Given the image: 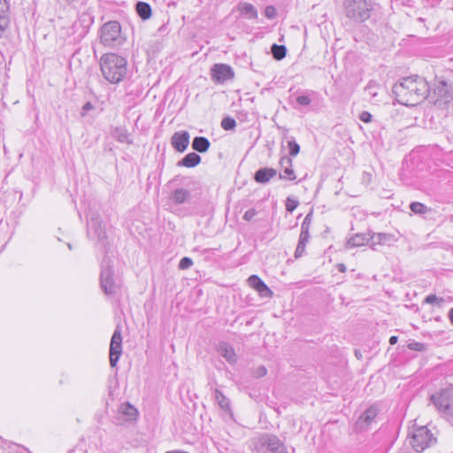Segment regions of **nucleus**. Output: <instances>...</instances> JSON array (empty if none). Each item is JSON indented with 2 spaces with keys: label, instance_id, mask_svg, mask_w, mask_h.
Instances as JSON below:
<instances>
[{
  "label": "nucleus",
  "instance_id": "nucleus-18",
  "mask_svg": "<svg viewBox=\"0 0 453 453\" xmlns=\"http://www.w3.org/2000/svg\"><path fill=\"white\" fill-rule=\"evenodd\" d=\"M189 143V134L187 131L175 132L171 138V145L178 152H184Z\"/></svg>",
  "mask_w": 453,
  "mask_h": 453
},
{
  "label": "nucleus",
  "instance_id": "nucleus-44",
  "mask_svg": "<svg viewBox=\"0 0 453 453\" xmlns=\"http://www.w3.org/2000/svg\"><path fill=\"white\" fill-rule=\"evenodd\" d=\"M257 215V211L253 208L249 209L245 211L243 215V219L246 221H250Z\"/></svg>",
  "mask_w": 453,
  "mask_h": 453
},
{
  "label": "nucleus",
  "instance_id": "nucleus-12",
  "mask_svg": "<svg viewBox=\"0 0 453 453\" xmlns=\"http://www.w3.org/2000/svg\"><path fill=\"white\" fill-rule=\"evenodd\" d=\"M183 185L186 188H176L171 196L172 200L177 204L188 202L192 197L191 192L196 190V181L190 178H185Z\"/></svg>",
  "mask_w": 453,
  "mask_h": 453
},
{
  "label": "nucleus",
  "instance_id": "nucleus-46",
  "mask_svg": "<svg viewBox=\"0 0 453 453\" xmlns=\"http://www.w3.org/2000/svg\"><path fill=\"white\" fill-rule=\"evenodd\" d=\"M191 146L195 151H198V146H199L198 136H196L193 138Z\"/></svg>",
  "mask_w": 453,
  "mask_h": 453
},
{
  "label": "nucleus",
  "instance_id": "nucleus-33",
  "mask_svg": "<svg viewBox=\"0 0 453 453\" xmlns=\"http://www.w3.org/2000/svg\"><path fill=\"white\" fill-rule=\"evenodd\" d=\"M370 245L372 250H375V245L381 244L386 242L387 234H370Z\"/></svg>",
  "mask_w": 453,
  "mask_h": 453
},
{
  "label": "nucleus",
  "instance_id": "nucleus-50",
  "mask_svg": "<svg viewBox=\"0 0 453 453\" xmlns=\"http://www.w3.org/2000/svg\"><path fill=\"white\" fill-rule=\"evenodd\" d=\"M449 319L450 323L453 325V307L449 311Z\"/></svg>",
  "mask_w": 453,
  "mask_h": 453
},
{
  "label": "nucleus",
  "instance_id": "nucleus-25",
  "mask_svg": "<svg viewBox=\"0 0 453 453\" xmlns=\"http://www.w3.org/2000/svg\"><path fill=\"white\" fill-rule=\"evenodd\" d=\"M319 97V93L314 90H305L297 95L296 101L301 106H308Z\"/></svg>",
  "mask_w": 453,
  "mask_h": 453
},
{
  "label": "nucleus",
  "instance_id": "nucleus-27",
  "mask_svg": "<svg viewBox=\"0 0 453 453\" xmlns=\"http://www.w3.org/2000/svg\"><path fill=\"white\" fill-rule=\"evenodd\" d=\"M111 136L119 142L131 143L129 141V135L126 128L123 127H113L111 131Z\"/></svg>",
  "mask_w": 453,
  "mask_h": 453
},
{
  "label": "nucleus",
  "instance_id": "nucleus-23",
  "mask_svg": "<svg viewBox=\"0 0 453 453\" xmlns=\"http://www.w3.org/2000/svg\"><path fill=\"white\" fill-rule=\"evenodd\" d=\"M218 351L229 364L233 365L237 361L235 351L228 343L221 342L218 347Z\"/></svg>",
  "mask_w": 453,
  "mask_h": 453
},
{
  "label": "nucleus",
  "instance_id": "nucleus-11",
  "mask_svg": "<svg viewBox=\"0 0 453 453\" xmlns=\"http://www.w3.org/2000/svg\"><path fill=\"white\" fill-rule=\"evenodd\" d=\"M122 354V335L120 326H118L111 336L110 343V365L115 367L118 364L119 357Z\"/></svg>",
  "mask_w": 453,
  "mask_h": 453
},
{
  "label": "nucleus",
  "instance_id": "nucleus-8",
  "mask_svg": "<svg viewBox=\"0 0 453 453\" xmlns=\"http://www.w3.org/2000/svg\"><path fill=\"white\" fill-rule=\"evenodd\" d=\"M434 104L449 103L453 99V88L445 80H434L433 88L430 87V96H427Z\"/></svg>",
  "mask_w": 453,
  "mask_h": 453
},
{
  "label": "nucleus",
  "instance_id": "nucleus-19",
  "mask_svg": "<svg viewBox=\"0 0 453 453\" xmlns=\"http://www.w3.org/2000/svg\"><path fill=\"white\" fill-rule=\"evenodd\" d=\"M280 165L281 170L280 173V179L288 180H295L296 179L291 157L288 156L281 157L280 159Z\"/></svg>",
  "mask_w": 453,
  "mask_h": 453
},
{
  "label": "nucleus",
  "instance_id": "nucleus-24",
  "mask_svg": "<svg viewBox=\"0 0 453 453\" xmlns=\"http://www.w3.org/2000/svg\"><path fill=\"white\" fill-rule=\"evenodd\" d=\"M370 233L367 234H356L352 235L348 241H347V247L348 248H356L360 247L365 244L370 243Z\"/></svg>",
  "mask_w": 453,
  "mask_h": 453
},
{
  "label": "nucleus",
  "instance_id": "nucleus-17",
  "mask_svg": "<svg viewBox=\"0 0 453 453\" xmlns=\"http://www.w3.org/2000/svg\"><path fill=\"white\" fill-rule=\"evenodd\" d=\"M233 69L226 64H216L211 68V77L219 83H223L234 78Z\"/></svg>",
  "mask_w": 453,
  "mask_h": 453
},
{
  "label": "nucleus",
  "instance_id": "nucleus-53",
  "mask_svg": "<svg viewBox=\"0 0 453 453\" xmlns=\"http://www.w3.org/2000/svg\"><path fill=\"white\" fill-rule=\"evenodd\" d=\"M68 248L69 250H72V245L70 243H68Z\"/></svg>",
  "mask_w": 453,
  "mask_h": 453
},
{
  "label": "nucleus",
  "instance_id": "nucleus-52",
  "mask_svg": "<svg viewBox=\"0 0 453 453\" xmlns=\"http://www.w3.org/2000/svg\"><path fill=\"white\" fill-rule=\"evenodd\" d=\"M18 453H30L28 450L25 449L24 451H20V452H18Z\"/></svg>",
  "mask_w": 453,
  "mask_h": 453
},
{
  "label": "nucleus",
  "instance_id": "nucleus-51",
  "mask_svg": "<svg viewBox=\"0 0 453 453\" xmlns=\"http://www.w3.org/2000/svg\"><path fill=\"white\" fill-rule=\"evenodd\" d=\"M338 268H339V271H340V272H342V273H343V272H345V271H346V266H345V265H343V264H340V265H338Z\"/></svg>",
  "mask_w": 453,
  "mask_h": 453
},
{
  "label": "nucleus",
  "instance_id": "nucleus-20",
  "mask_svg": "<svg viewBox=\"0 0 453 453\" xmlns=\"http://www.w3.org/2000/svg\"><path fill=\"white\" fill-rule=\"evenodd\" d=\"M248 282L251 288L258 292L260 296L265 298L273 296V291L257 275H250L248 278Z\"/></svg>",
  "mask_w": 453,
  "mask_h": 453
},
{
  "label": "nucleus",
  "instance_id": "nucleus-21",
  "mask_svg": "<svg viewBox=\"0 0 453 453\" xmlns=\"http://www.w3.org/2000/svg\"><path fill=\"white\" fill-rule=\"evenodd\" d=\"M10 6L7 0H0V37L10 25Z\"/></svg>",
  "mask_w": 453,
  "mask_h": 453
},
{
  "label": "nucleus",
  "instance_id": "nucleus-30",
  "mask_svg": "<svg viewBox=\"0 0 453 453\" xmlns=\"http://www.w3.org/2000/svg\"><path fill=\"white\" fill-rule=\"evenodd\" d=\"M271 52L274 59L281 60L286 57L287 48L285 45L273 43L271 47Z\"/></svg>",
  "mask_w": 453,
  "mask_h": 453
},
{
  "label": "nucleus",
  "instance_id": "nucleus-28",
  "mask_svg": "<svg viewBox=\"0 0 453 453\" xmlns=\"http://www.w3.org/2000/svg\"><path fill=\"white\" fill-rule=\"evenodd\" d=\"M135 10L139 17L143 20L150 19L151 16V7L146 2H138L135 5Z\"/></svg>",
  "mask_w": 453,
  "mask_h": 453
},
{
  "label": "nucleus",
  "instance_id": "nucleus-26",
  "mask_svg": "<svg viewBox=\"0 0 453 453\" xmlns=\"http://www.w3.org/2000/svg\"><path fill=\"white\" fill-rule=\"evenodd\" d=\"M238 11L240 14L248 19H257V11L256 7L249 3H240L238 4Z\"/></svg>",
  "mask_w": 453,
  "mask_h": 453
},
{
  "label": "nucleus",
  "instance_id": "nucleus-22",
  "mask_svg": "<svg viewBox=\"0 0 453 453\" xmlns=\"http://www.w3.org/2000/svg\"><path fill=\"white\" fill-rule=\"evenodd\" d=\"M277 175V171L273 168L262 167L256 171L254 180L257 183H267L272 178Z\"/></svg>",
  "mask_w": 453,
  "mask_h": 453
},
{
  "label": "nucleus",
  "instance_id": "nucleus-5",
  "mask_svg": "<svg viewBox=\"0 0 453 453\" xmlns=\"http://www.w3.org/2000/svg\"><path fill=\"white\" fill-rule=\"evenodd\" d=\"M101 42L111 48L123 44L125 39L121 35V27L118 21H109L101 27Z\"/></svg>",
  "mask_w": 453,
  "mask_h": 453
},
{
  "label": "nucleus",
  "instance_id": "nucleus-42",
  "mask_svg": "<svg viewBox=\"0 0 453 453\" xmlns=\"http://www.w3.org/2000/svg\"><path fill=\"white\" fill-rule=\"evenodd\" d=\"M359 119L364 123H369L372 119V115L366 111H364L359 115Z\"/></svg>",
  "mask_w": 453,
  "mask_h": 453
},
{
  "label": "nucleus",
  "instance_id": "nucleus-6",
  "mask_svg": "<svg viewBox=\"0 0 453 453\" xmlns=\"http://www.w3.org/2000/svg\"><path fill=\"white\" fill-rule=\"evenodd\" d=\"M436 441L430 430L425 426H418L413 429L410 438V443L417 452H422Z\"/></svg>",
  "mask_w": 453,
  "mask_h": 453
},
{
  "label": "nucleus",
  "instance_id": "nucleus-41",
  "mask_svg": "<svg viewBox=\"0 0 453 453\" xmlns=\"http://www.w3.org/2000/svg\"><path fill=\"white\" fill-rule=\"evenodd\" d=\"M210 148V142L206 137L200 136V153H204Z\"/></svg>",
  "mask_w": 453,
  "mask_h": 453
},
{
  "label": "nucleus",
  "instance_id": "nucleus-31",
  "mask_svg": "<svg viewBox=\"0 0 453 453\" xmlns=\"http://www.w3.org/2000/svg\"><path fill=\"white\" fill-rule=\"evenodd\" d=\"M215 399L222 410L230 411V401L220 391H215Z\"/></svg>",
  "mask_w": 453,
  "mask_h": 453
},
{
  "label": "nucleus",
  "instance_id": "nucleus-49",
  "mask_svg": "<svg viewBox=\"0 0 453 453\" xmlns=\"http://www.w3.org/2000/svg\"><path fill=\"white\" fill-rule=\"evenodd\" d=\"M267 372L265 367L264 366H261L259 369H258V373H259V376H264L265 375Z\"/></svg>",
  "mask_w": 453,
  "mask_h": 453
},
{
  "label": "nucleus",
  "instance_id": "nucleus-15",
  "mask_svg": "<svg viewBox=\"0 0 453 453\" xmlns=\"http://www.w3.org/2000/svg\"><path fill=\"white\" fill-rule=\"evenodd\" d=\"M379 413V409L376 405L370 406L364 411L355 423V430L362 432L367 430L372 422L375 421Z\"/></svg>",
  "mask_w": 453,
  "mask_h": 453
},
{
  "label": "nucleus",
  "instance_id": "nucleus-29",
  "mask_svg": "<svg viewBox=\"0 0 453 453\" xmlns=\"http://www.w3.org/2000/svg\"><path fill=\"white\" fill-rule=\"evenodd\" d=\"M198 165V154L196 152L186 155L177 163L178 166L194 167Z\"/></svg>",
  "mask_w": 453,
  "mask_h": 453
},
{
  "label": "nucleus",
  "instance_id": "nucleus-9",
  "mask_svg": "<svg viewBox=\"0 0 453 453\" xmlns=\"http://www.w3.org/2000/svg\"><path fill=\"white\" fill-rule=\"evenodd\" d=\"M282 443L278 436L265 433L253 442V450L255 453H273Z\"/></svg>",
  "mask_w": 453,
  "mask_h": 453
},
{
  "label": "nucleus",
  "instance_id": "nucleus-14",
  "mask_svg": "<svg viewBox=\"0 0 453 453\" xmlns=\"http://www.w3.org/2000/svg\"><path fill=\"white\" fill-rule=\"evenodd\" d=\"M431 176L434 182L433 187L434 191L447 189L446 186L453 181V172L449 169H436L431 173Z\"/></svg>",
  "mask_w": 453,
  "mask_h": 453
},
{
  "label": "nucleus",
  "instance_id": "nucleus-35",
  "mask_svg": "<svg viewBox=\"0 0 453 453\" xmlns=\"http://www.w3.org/2000/svg\"><path fill=\"white\" fill-rule=\"evenodd\" d=\"M288 148L289 156L291 157H296L300 152V146L293 137L288 141Z\"/></svg>",
  "mask_w": 453,
  "mask_h": 453
},
{
  "label": "nucleus",
  "instance_id": "nucleus-34",
  "mask_svg": "<svg viewBox=\"0 0 453 453\" xmlns=\"http://www.w3.org/2000/svg\"><path fill=\"white\" fill-rule=\"evenodd\" d=\"M236 127V121L234 118L226 116L221 120V127L226 131L234 130Z\"/></svg>",
  "mask_w": 453,
  "mask_h": 453
},
{
  "label": "nucleus",
  "instance_id": "nucleus-43",
  "mask_svg": "<svg viewBox=\"0 0 453 453\" xmlns=\"http://www.w3.org/2000/svg\"><path fill=\"white\" fill-rule=\"evenodd\" d=\"M265 15L268 19H273L276 15V10L273 5H268L265 9Z\"/></svg>",
  "mask_w": 453,
  "mask_h": 453
},
{
  "label": "nucleus",
  "instance_id": "nucleus-48",
  "mask_svg": "<svg viewBox=\"0 0 453 453\" xmlns=\"http://www.w3.org/2000/svg\"><path fill=\"white\" fill-rule=\"evenodd\" d=\"M398 341V337L396 335L390 336L388 342L390 345H395Z\"/></svg>",
  "mask_w": 453,
  "mask_h": 453
},
{
  "label": "nucleus",
  "instance_id": "nucleus-2",
  "mask_svg": "<svg viewBox=\"0 0 453 453\" xmlns=\"http://www.w3.org/2000/svg\"><path fill=\"white\" fill-rule=\"evenodd\" d=\"M100 69L107 81L118 84L127 73V61L118 54L105 53L100 58Z\"/></svg>",
  "mask_w": 453,
  "mask_h": 453
},
{
  "label": "nucleus",
  "instance_id": "nucleus-1",
  "mask_svg": "<svg viewBox=\"0 0 453 453\" xmlns=\"http://www.w3.org/2000/svg\"><path fill=\"white\" fill-rule=\"evenodd\" d=\"M392 91L400 104L415 106L430 96V85L425 78L413 75L402 78Z\"/></svg>",
  "mask_w": 453,
  "mask_h": 453
},
{
  "label": "nucleus",
  "instance_id": "nucleus-3",
  "mask_svg": "<svg viewBox=\"0 0 453 453\" xmlns=\"http://www.w3.org/2000/svg\"><path fill=\"white\" fill-rule=\"evenodd\" d=\"M374 4L372 0H345L346 16L355 21L363 22L370 18Z\"/></svg>",
  "mask_w": 453,
  "mask_h": 453
},
{
  "label": "nucleus",
  "instance_id": "nucleus-10",
  "mask_svg": "<svg viewBox=\"0 0 453 453\" xmlns=\"http://www.w3.org/2000/svg\"><path fill=\"white\" fill-rule=\"evenodd\" d=\"M430 403L445 418L452 408V391L449 388L441 390L430 396Z\"/></svg>",
  "mask_w": 453,
  "mask_h": 453
},
{
  "label": "nucleus",
  "instance_id": "nucleus-4",
  "mask_svg": "<svg viewBox=\"0 0 453 453\" xmlns=\"http://www.w3.org/2000/svg\"><path fill=\"white\" fill-rule=\"evenodd\" d=\"M87 235L102 248L109 245L105 225L97 212H91L87 221Z\"/></svg>",
  "mask_w": 453,
  "mask_h": 453
},
{
  "label": "nucleus",
  "instance_id": "nucleus-47",
  "mask_svg": "<svg viewBox=\"0 0 453 453\" xmlns=\"http://www.w3.org/2000/svg\"><path fill=\"white\" fill-rule=\"evenodd\" d=\"M273 453H288V451L286 449L284 443H282L280 445V447H279V449H275V451H273Z\"/></svg>",
  "mask_w": 453,
  "mask_h": 453
},
{
  "label": "nucleus",
  "instance_id": "nucleus-32",
  "mask_svg": "<svg viewBox=\"0 0 453 453\" xmlns=\"http://www.w3.org/2000/svg\"><path fill=\"white\" fill-rule=\"evenodd\" d=\"M410 209L413 213L419 215H424L431 211L430 208L419 202L411 203Z\"/></svg>",
  "mask_w": 453,
  "mask_h": 453
},
{
  "label": "nucleus",
  "instance_id": "nucleus-38",
  "mask_svg": "<svg viewBox=\"0 0 453 453\" xmlns=\"http://www.w3.org/2000/svg\"><path fill=\"white\" fill-rule=\"evenodd\" d=\"M299 205V202L292 197H288L286 200V211L288 212H293L297 206Z\"/></svg>",
  "mask_w": 453,
  "mask_h": 453
},
{
  "label": "nucleus",
  "instance_id": "nucleus-16",
  "mask_svg": "<svg viewBox=\"0 0 453 453\" xmlns=\"http://www.w3.org/2000/svg\"><path fill=\"white\" fill-rule=\"evenodd\" d=\"M138 414L139 412L134 405L128 402L123 403L119 407L116 424L122 425L126 421H134Z\"/></svg>",
  "mask_w": 453,
  "mask_h": 453
},
{
  "label": "nucleus",
  "instance_id": "nucleus-13",
  "mask_svg": "<svg viewBox=\"0 0 453 453\" xmlns=\"http://www.w3.org/2000/svg\"><path fill=\"white\" fill-rule=\"evenodd\" d=\"M312 213H308L301 225V233L298 240L296 249L295 250V257L298 258L303 256L306 244L310 238V226L311 223Z\"/></svg>",
  "mask_w": 453,
  "mask_h": 453
},
{
  "label": "nucleus",
  "instance_id": "nucleus-39",
  "mask_svg": "<svg viewBox=\"0 0 453 453\" xmlns=\"http://www.w3.org/2000/svg\"><path fill=\"white\" fill-rule=\"evenodd\" d=\"M408 349L415 351H425L426 350V345L422 342L412 341L408 343Z\"/></svg>",
  "mask_w": 453,
  "mask_h": 453
},
{
  "label": "nucleus",
  "instance_id": "nucleus-7",
  "mask_svg": "<svg viewBox=\"0 0 453 453\" xmlns=\"http://www.w3.org/2000/svg\"><path fill=\"white\" fill-rule=\"evenodd\" d=\"M100 285L107 296H111L119 288V284L113 278V265L109 259H104L100 273Z\"/></svg>",
  "mask_w": 453,
  "mask_h": 453
},
{
  "label": "nucleus",
  "instance_id": "nucleus-37",
  "mask_svg": "<svg viewBox=\"0 0 453 453\" xmlns=\"http://www.w3.org/2000/svg\"><path fill=\"white\" fill-rule=\"evenodd\" d=\"M378 85L375 82L370 81L365 88V92L373 98L377 96Z\"/></svg>",
  "mask_w": 453,
  "mask_h": 453
},
{
  "label": "nucleus",
  "instance_id": "nucleus-36",
  "mask_svg": "<svg viewBox=\"0 0 453 453\" xmlns=\"http://www.w3.org/2000/svg\"><path fill=\"white\" fill-rule=\"evenodd\" d=\"M425 303L429 304H436L438 307H441L444 303V300L441 297H438L436 295L431 294L426 296Z\"/></svg>",
  "mask_w": 453,
  "mask_h": 453
},
{
  "label": "nucleus",
  "instance_id": "nucleus-40",
  "mask_svg": "<svg viewBox=\"0 0 453 453\" xmlns=\"http://www.w3.org/2000/svg\"><path fill=\"white\" fill-rule=\"evenodd\" d=\"M193 265V261L191 258L185 257H183L179 264V268L181 270H186L189 268Z\"/></svg>",
  "mask_w": 453,
  "mask_h": 453
},
{
  "label": "nucleus",
  "instance_id": "nucleus-45",
  "mask_svg": "<svg viewBox=\"0 0 453 453\" xmlns=\"http://www.w3.org/2000/svg\"><path fill=\"white\" fill-rule=\"evenodd\" d=\"M93 104L90 103V102H87L83 107H82V112H81V115H85V113L88 111H90L93 109Z\"/></svg>",
  "mask_w": 453,
  "mask_h": 453
}]
</instances>
